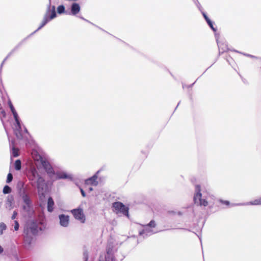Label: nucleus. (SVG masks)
Masks as SVG:
<instances>
[{
	"mask_svg": "<svg viewBox=\"0 0 261 261\" xmlns=\"http://www.w3.org/2000/svg\"><path fill=\"white\" fill-rule=\"evenodd\" d=\"M13 180V175L11 173H9L7 175V182L9 183Z\"/></svg>",
	"mask_w": 261,
	"mask_h": 261,
	"instance_id": "24",
	"label": "nucleus"
},
{
	"mask_svg": "<svg viewBox=\"0 0 261 261\" xmlns=\"http://www.w3.org/2000/svg\"><path fill=\"white\" fill-rule=\"evenodd\" d=\"M39 231L38 223L34 220H30L26 222L23 229L24 240L31 242L32 237L36 236Z\"/></svg>",
	"mask_w": 261,
	"mask_h": 261,
	"instance_id": "1",
	"label": "nucleus"
},
{
	"mask_svg": "<svg viewBox=\"0 0 261 261\" xmlns=\"http://www.w3.org/2000/svg\"><path fill=\"white\" fill-rule=\"evenodd\" d=\"M54 201L51 197H49L47 201V210L51 212L54 209Z\"/></svg>",
	"mask_w": 261,
	"mask_h": 261,
	"instance_id": "14",
	"label": "nucleus"
},
{
	"mask_svg": "<svg viewBox=\"0 0 261 261\" xmlns=\"http://www.w3.org/2000/svg\"><path fill=\"white\" fill-rule=\"evenodd\" d=\"M8 104H9V107L11 110V112L13 113L15 120L16 123L17 124L18 126L20 128V122L18 119V116L17 113L16 112L12 102L10 101L9 102Z\"/></svg>",
	"mask_w": 261,
	"mask_h": 261,
	"instance_id": "7",
	"label": "nucleus"
},
{
	"mask_svg": "<svg viewBox=\"0 0 261 261\" xmlns=\"http://www.w3.org/2000/svg\"><path fill=\"white\" fill-rule=\"evenodd\" d=\"M57 12L59 14H62L65 12V7L63 5H60L57 8Z\"/></svg>",
	"mask_w": 261,
	"mask_h": 261,
	"instance_id": "21",
	"label": "nucleus"
},
{
	"mask_svg": "<svg viewBox=\"0 0 261 261\" xmlns=\"http://www.w3.org/2000/svg\"><path fill=\"white\" fill-rule=\"evenodd\" d=\"M114 211L116 213H122L128 217V208L120 202H115L113 203Z\"/></svg>",
	"mask_w": 261,
	"mask_h": 261,
	"instance_id": "4",
	"label": "nucleus"
},
{
	"mask_svg": "<svg viewBox=\"0 0 261 261\" xmlns=\"http://www.w3.org/2000/svg\"><path fill=\"white\" fill-rule=\"evenodd\" d=\"M202 15H203L205 20H206V21H207L208 20H210L209 18L207 16V15L205 14V13H203Z\"/></svg>",
	"mask_w": 261,
	"mask_h": 261,
	"instance_id": "30",
	"label": "nucleus"
},
{
	"mask_svg": "<svg viewBox=\"0 0 261 261\" xmlns=\"http://www.w3.org/2000/svg\"><path fill=\"white\" fill-rule=\"evenodd\" d=\"M6 117V112L0 105V117L5 118Z\"/></svg>",
	"mask_w": 261,
	"mask_h": 261,
	"instance_id": "23",
	"label": "nucleus"
},
{
	"mask_svg": "<svg viewBox=\"0 0 261 261\" xmlns=\"http://www.w3.org/2000/svg\"><path fill=\"white\" fill-rule=\"evenodd\" d=\"M89 190H90V191H92V188H89Z\"/></svg>",
	"mask_w": 261,
	"mask_h": 261,
	"instance_id": "34",
	"label": "nucleus"
},
{
	"mask_svg": "<svg viewBox=\"0 0 261 261\" xmlns=\"http://www.w3.org/2000/svg\"><path fill=\"white\" fill-rule=\"evenodd\" d=\"M14 166H15V169L16 170H20L21 169V163L20 160H17L15 162Z\"/></svg>",
	"mask_w": 261,
	"mask_h": 261,
	"instance_id": "16",
	"label": "nucleus"
},
{
	"mask_svg": "<svg viewBox=\"0 0 261 261\" xmlns=\"http://www.w3.org/2000/svg\"><path fill=\"white\" fill-rule=\"evenodd\" d=\"M56 7L55 6H48L46 12L44 15L43 19L39 27L40 29L43 27L48 22L55 18L56 17Z\"/></svg>",
	"mask_w": 261,
	"mask_h": 261,
	"instance_id": "2",
	"label": "nucleus"
},
{
	"mask_svg": "<svg viewBox=\"0 0 261 261\" xmlns=\"http://www.w3.org/2000/svg\"><path fill=\"white\" fill-rule=\"evenodd\" d=\"M17 213L16 211H14L12 216L11 217V219L12 220L15 219L16 218V217H17Z\"/></svg>",
	"mask_w": 261,
	"mask_h": 261,
	"instance_id": "29",
	"label": "nucleus"
},
{
	"mask_svg": "<svg viewBox=\"0 0 261 261\" xmlns=\"http://www.w3.org/2000/svg\"><path fill=\"white\" fill-rule=\"evenodd\" d=\"M88 260V256L86 257L85 261H87Z\"/></svg>",
	"mask_w": 261,
	"mask_h": 261,
	"instance_id": "33",
	"label": "nucleus"
},
{
	"mask_svg": "<svg viewBox=\"0 0 261 261\" xmlns=\"http://www.w3.org/2000/svg\"><path fill=\"white\" fill-rule=\"evenodd\" d=\"M147 226L149 227L154 228L156 226L155 222L154 220H151L150 222L147 225Z\"/></svg>",
	"mask_w": 261,
	"mask_h": 261,
	"instance_id": "25",
	"label": "nucleus"
},
{
	"mask_svg": "<svg viewBox=\"0 0 261 261\" xmlns=\"http://www.w3.org/2000/svg\"><path fill=\"white\" fill-rule=\"evenodd\" d=\"M250 205H261V197L249 202Z\"/></svg>",
	"mask_w": 261,
	"mask_h": 261,
	"instance_id": "18",
	"label": "nucleus"
},
{
	"mask_svg": "<svg viewBox=\"0 0 261 261\" xmlns=\"http://www.w3.org/2000/svg\"><path fill=\"white\" fill-rule=\"evenodd\" d=\"M67 177L68 176L66 173L63 172H58L56 173L55 176L53 180H56L60 179H66L67 178Z\"/></svg>",
	"mask_w": 261,
	"mask_h": 261,
	"instance_id": "13",
	"label": "nucleus"
},
{
	"mask_svg": "<svg viewBox=\"0 0 261 261\" xmlns=\"http://www.w3.org/2000/svg\"><path fill=\"white\" fill-rule=\"evenodd\" d=\"M80 11V5L77 3H73L71 8V12L73 15H76L79 13Z\"/></svg>",
	"mask_w": 261,
	"mask_h": 261,
	"instance_id": "9",
	"label": "nucleus"
},
{
	"mask_svg": "<svg viewBox=\"0 0 261 261\" xmlns=\"http://www.w3.org/2000/svg\"><path fill=\"white\" fill-rule=\"evenodd\" d=\"M193 200L194 203L197 205L206 206L208 205V201L202 198V194L201 193V187L200 185L195 186V193L194 196Z\"/></svg>",
	"mask_w": 261,
	"mask_h": 261,
	"instance_id": "3",
	"label": "nucleus"
},
{
	"mask_svg": "<svg viewBox=\"0 0 261 261\" xmlns=\"http://www.w3.org/2000/svg\"><path fill=\"white\" fill-rule=\"evenodd\" d=\"M70 212L76 220L80 221L82 223L85 222L86 217L82 208H78L73 209Z\"/></svg>",
	"mask_w": 261,
	"mask_h": 261,
	"instance_id": "5",
	"label": "nucleus"
},
{
	"mask_svg": "<svg viewBox=\"0 0 261 261\" xmlns=\"http://www.w3.org/2000/svg\"><path fill=\"white\" fill-rule=\"evenodd\" d=\"M45 170L47 173L49 175L50 178L54 180L56 173H55L53 168L51 167V165L45 169Z\"/></svg>",
	"mask_w": 261,
	"mask_h": 261,
	"instance_id": "11",
	"label": "nucleus"
},
{
	"mask_svg": "<svg viewBox=\"0 0 261 261\" xmlns=\"http://www.w3.org/2000/svg\"><path fill=\"white\" fill-rule=\"evenodd\" d=\"M60 224L63 227L68 226L69 223V217L67 215L61 214L59 216Z\"/></svg>",
	"mask_w": 261,
	"mask_h": 261,
	"instance_id": "6",
	"label": "nucleus"
},
{
	"mask_svg": "<svg viewBox=\"0 0 261 261\" xmlns=\"http://www.w3.org/2000/svg\"><path fill=\"white\" fill-rule=\"evenodd\" d=\"M22 199L23 202L28 205L30 204V199L29 196L27 194H24L22 196Z\"/></svg>",
	"mask_w": 261,
	"mask_h": 261,
	"instance_id": "17",
	"label": "nucleus"
},
{
	"mask_svg": "<svg viewBox=\"0 0 261 261\" xmlns=\"http://www.w3.org/2000/svg\"><path fill=\"white\" fill-rule=\"evenodd\" d=\"M4 251V249L1 246H0V254Z\"/></svg>",
	"mask_w": 261,
	"mask_h": 261,
	"instance_id": "32",
	"label": "nucleus"
},
{
	"mask_svg": "<svg viewBox=\"0 0 261 261\" xmlns=\"http://www.w3.org/2000/svg\"><path fill=\"white\" fill-rule=\"evenodd\" d=\"M12 155L13 157H17L19 155V149L13 146L12 147Z\"/></svg>",
	"mask_w": 261,
	"mask_h": 261,
	"instance_id": "19",
	"label": "nucleus"
},
{
	"mask_svg": "<svg viewBox=\"0 0 261 261\" xmlns=\"http://www.w3.org/2000/svg\"><path fill=\"white\" fill-rule=\"evenodd\" d=\"M3 192L5 194L10 193L11 192V188L6 185L4 187Z\"/></svg>",
	"mask_w": 261,
	"mask_h": 261,
	"instance_id": "20",
	"label": "nucleus"
},
{
	"mask_svg": "<svg viewBox=\"0 0 261 261\" xmlns=\"http://www.w3.org/2000/svg\"><path fill=\"white\" fill-rule=\"evenodd\" d=\"M97 176L96 175H94L92 177L86 179L85 180V184L86 185H93V186H97L98 182L97 181Z\"/></svg>",
	"mask_w": 261,
	"mask_h": 261,
	"instance_id": "8",
	"label": "nucleus"
},
{
	"mask_svg": "<svg viewBox=\"0 0 261 261\" xmlns=\"http://www.w3.org/2000/svg\"><path fill=\"white\" fill-rule=\"evenodd\" d=\"M36 160L40 161V162H41L42 166L44 167V169L50 166L49 162L47 161H46L45 159H44L42 156H41L40 155H39L38 158H37Z\"/></svg>",
	"mask_w": 261,
	"mask_h": 261,
	"instance_id": "10",
	"label": "nucleus"
},
{
	"mask_svg": "<svg viewBox=\"0 0 261 261\" xmlns=\"http://www.w3.org/2000/svg\"><path fill=\"white\" fill-rule=\"evenodd\" d=\"M81 192L82 196L83 197H85L86 196V194H85L84 191L82 189H81Z\"/></svg>",
	"mask_w": 261,
	"mask_h": 261,
	"instance_id": "31",
	"label": "nucleus"
},
{
	"mask_svg": "<svg viewBox=\"0 0 261 261\" xmlns=\"http://www.w3.org/2000/svg\"><path fill=\"white\" fill-rule=\"evenodd\" d=\"M7 228L6 224L4 223H0V234H2L3 230H5Z\"/></svg>",
	"mask_w": 261,
	"mask_h": 261,
	"instance_id": "22",
	"label": "nucleus"
},
{
	"mask_svg": "<svg viewBox=\"0 0 261 261\" xmlns=\"http://www.w3.org/2000/svg\"><path fill=\"white\" fill-rule=\"evenodd\" d=\"M19 227V223L17 221H14V230L17 231L18 230Z\"/></svg>",
	"mask_w": 261,
	"mask_h": 261,
	"instance_id": "27",
	"label": "nucleus"
},
{
	"mask_svg": "<svg viewBox=\"0 0 261 261\" xmlns=\"http://www.w3.org/2000/svg\"><path fill=\"white\" fill-rule=\"evenodd\" d=\"M220 202L222 203V204H225L226 205H229V202L228 201H227V200H219Z\"/></svg>",
	"mask_w": 261,
	"mask_h": 261,
	"instance_id": "28",
	"label": "nucleus"
},
{
	"mask_svg": "<svg viewBox=\"0 0 261 261\" xmlns=\"http://www.w3.org/2000/svg\"><path fill=\"white\" fill-rule=\"evenodd\" d=\"M44 184V179L41 177L39 176L37 180V189L39 190L40 189H43V186Z\"/></svg>",
	"mask_w": 261,
	"mask_h": 261,
	"instance_id": "12",
	"label": "nucleus"
},
{
	"mask_svg": "<svg viewBox=\"0 0 261 261\" xmlns=\"http://www.w3.org/2000/svg\"><path fill=\"white\" fill-rule=\"evenodd\" d=\"M21 127L19 128L17 124L16 123V128L15 129V134L16 135L17 138L19 139H21L22 138V134L21 133Z\"/></svg>",
	"mask_w": 261,
	"mask_h": 261,
	"instance_id": "15",
	"label": "nucleus"
},
{
	"mask_svg": "<svg viewBox=\"0 0 261 261\" xmlns=\"http://www.w3.org/2000/svg\"><path fill=\"white\" fill-rule=\"evenodd\" d=\"M209 26L211 27V28L214 31H216V29L213 27V23L212 21L210 19L207 21H206Z\"/></svg>",
	"mask_w": 261,
	"mask_h": 261,
	"instance_id": "26",
	"label": "nucleus"
}]
</instances>
